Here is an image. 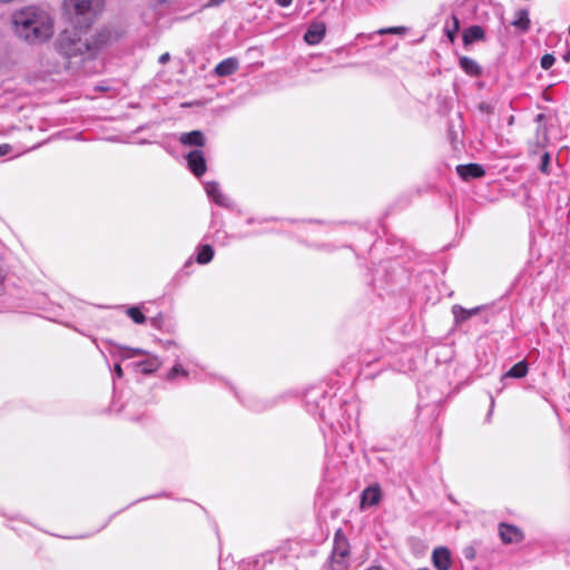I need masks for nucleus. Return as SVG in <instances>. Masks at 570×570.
<instances>
[{
	"label": "nucleus",
	"instance_id": "1",
	"mask_svg": "<svg viewBox=\"0 0 570 570\" xmlns=\"http://www.w3.org/2000/svg\"><path fill=\"white\" fill-rule=\"evenodd\" d=\"M111 40L112 35L107 29L88 33L83 29L73 27L60 32L55 47L66 60L68 69L79 70L86 61L95 59Z\"/></svg>",
	"mask_w": 570,
	"mask_h": 570
},
{
	"label": "nucleus",
	"instance_id": "2",
	"mask_svg": "<svg viewBox=\"0 0 570 570\" xmlns=\"http://www.w3.org/2000/svg\"><path fill=\"white\" fill-rule=\"evenodd\" d=\"M11 23L16 37L30 46H41L50 41L55 33L51 13L35 4L16 10Z\"/></svg>",
	"mask_w": 570,
	"mask_h": 570
},
{
	"label": "nucleus",
	"instance_id": "3",
	"mask_svg": "<svg viewBox=\"0 0 570 570\" xmlns=\"http://www.w3.org/2000/svg\"><path fill=\"white\" fill-rule=\"evenodd\" d=\"M65 12L79 26H89L102 11L104 0H63Z\"/></svg>",
	"mask_w": 570,
	"mask_h": 570
},
{
	"label": "nucleus",
	"instance_id": "4",
	"mask_svg": "<svg viewBox=\"0 0 570 570\" xmlns=\"http://www.w3.org/2000/svg\"><path fill=\"white\" fill-rule=\"evenodd\" d=\"M186 160H187V166H188L189 170L196 177H200L206 173L207 166H206L204 153L202 150H199V149L191 150L190 153L187 154Z\"/></svg>",
	"mask_w": 570,
	"mask_h": 570
},
{
	"label": "nucleus",
	"instance_id": "5",
	"mask_svg": "<svg viewBox=\"0 0 570 570\" xmlns=\"http://www.w3.org/2000/svg\"><path fill=\"white\" fill-rule=\"evenodd\" d=\"M499 534H500L501 540L507 544L518 543L523 540L522 531L512 524L500 523Z\"/></svg>",
	"mask_w": 570,
	"mask_h": 570
},
{
	"label": "nucleus",
	"instance_id": "6",
	"mask_svg": "<svg viewBox=\"0 0 570 570\" xmlns=\"http://www.w3.org/2000/svg\"><path fill=\"white\" fill-rule=\"evenodd\" d=\"M381 498H382V493H381V489L377 484L366 488L362 492L361 509H366L368 507L379 504V502L381 501Z\"/></svg>",
	"mask_w": 570,
	"mask_h": 570
},
{
	"label": "nucleus",
	"instance_id": "7",
	"mask_svg": "<svg viewBox=\"0 0 570 570\" xmlns=\"http://www.w3.org/2000/svg\"><path fill=\"white\" fill-rule=\"evenodd\" d=\"M432 561L438 570H450L451 554L448 548L439 547L432 553Z\"/></svg>",
	"mask_w": 570,
	"mask_h": 570
},
{
	"label": "nucleus",
	"instance_id": "8",
	"mask_svg": "<svg viewBox=\"0 0 570 570\" xmlns=\"http://www.w3.org/2000/svg\"><path fill=\"white\" fill-rule=\"evenodd\" d=\"M325 32L326 26L324 22H313L308 27L304 39L308 45H318L323 40Z\"/></svg>",
	"mask_w": 570,
	"mask_h": 570
},
{
	"label": "nucleus",
	"instance_id": "9",
	"mask_svg": "<svg viewBox=\"0 0 570 570\" xmlns=\"http://www.w3.org/2000/svg\"><path fill=\"white\" fill-rule=\"evenodd\" d=\"M205 190L207 196L212 198L218 206L227 207L229 205L228 198L223 194L217 181H206Z\"/></svg>",
	"mask_w": 570,
	"mask_h": 570
},
{
	"label": "nucleus",
	"instance_id": "10",
	"mask_svg": "<svg viewBox=\"0 0 570 570\" xmlns=\"http://www.w3.org/2000/svg\"><path fill=\"white\" fill-rule=\"evenodd\" d=\"M456 173L464 180L480 178L485 174L483 167L479 164L459 165L456 166Z\"/></svg>",
	"mask_w": 570,
	"mask_h": 570
},
{
	"label": "nucleus",
	"instance_id": "11",
	"mask_svg": "<svg viewBox=\"0 0 570 570\" xmlns=\"http://www.w3.org/2000/svg\"><path fill=\"white\" fill-rule=\"evenodd\" d=\"M332 553L336 557H350V542L342 530L335 532Z\"/></svg>",
	"mask_w": 570,
	"mask_h": 570
},
{
	"label": "nucleus",
	"instance_id": "12",
	"mask_svg": "<svg viewBox=\"0 0 570 570\" xmlns=\"http://www.w3.org/2000/svg\"><path fill=\"white\" fill-rule=\"evenodd\" d=\"M179 142L184 146L203 147L206 144V137L200 130L184 132L179 136Z\"/></svg>",
	"mask_w": 570,
	"mask_h": 570
},
{
	"label": "nucleus",
	"instance_id": "13",
	"mask_svg": "<svg viewBox=\"0 0 570 570\" xmlns=\"http://www.w3.org/2000/svg\"><path fill=\"white\" fill-rule=\"evenodd\" d=\"M484 308H485V306H483V305L476 306V307H473L470 309L464 308L461 305H453L452 314H453L456 323H463V322L468 321L469 318H471L472 316L479 314Z\"/></svg>",
	"mask_w": 570,
	"mask_h": 570
},
{
	"label": "nucleus",
	"instance_id": "14",
	"mask_svg": "<svg viewBox=\"0 0 570 570\" xmlns=\"http://www.w3.org/2000/svg\"><path fill=\"white\" fill-rule=\"evenodd\" d=\"M238 69V61L235 58H227L220 61L216 68L215 73L219 77L230 76Z\"/></svg>",
	"mask_w": 570,
	"mask_h": 570
},
{
	"label": "nucleus",
	"instance_id": "15",
	"mask_svg": "<svg viewBox=\"0 0 570 570\" xmlns=\"http://www.w3.org/2000/svg\"><path fill=\"white\" fill-rule=\"evenodd\" d=\"M484 38V30L480 26H472L464 30L463 42L465 46Z\"/></svg>",
	"mask_w": 570,
	"mask_h": 570
},
{
	"label": "nucleus",
	"instance_id": "16",
	"mask_svg": "<svg viewBox=\"0 0 570 570\" xmlns=\"http://www.w3.org/2000/svg\"><path fill=\"white\" fill-rule=\"evenodd\" d=\"M511 24L521 31H528L530 28V19L527 10L521 9L515 12L514 19L511 21Z\"/></svg>",
	"mask_w": 570,
	"mask_h": 570
},
{
	"label": "nucleus",
	"instance_id": "17",
	"mask_svg": "<svg viewBox=\"0 0 570 570\" xmlns=\"http://www.w3.org/2000/svg\"><path fill=\"white\" fill-rule=\"evenodd\" d=\"M161 363L157 356H150L149 358L138 362L136 366L145 374L156 372L160 367Z\"/></svg>",
	"mask_w": 570,
	"mask_h": 570
},
{
	"label": "nucleus",
	"instance_id": "18",
	"mask_svg": "<svg viewBox=\"0 0 570 570\" xmlns=\"http://www.w3.org/2000/svg\"><path fill=\"white\" fill-rule=\"evenodd\" d=\"M460 67L470 76H479L481 73V67L469 57L460 58Z\"/></svg>",
	"mask_w": 570,
	"mask_h": 570
},
{
	"label": "nucleus",
	"instance_id": "19",
	"mask_svg": "<svg viewBox=\"0 0 570 570\" xmlns=\"http://www.w3.org/2000/svg\"><path fill=\"white\" fill-rule=\"evenodd\" d=\"M528 373V364L521 361L514 364L505 374L504 377L522 379Z\"/></svg>",
	"mask_w": 570,
	"mask_h": 570
},
{
	"label": "nucleus",
	"instance_id": "20",
	"mask_svg": "<svg viewBox=\"0 0 570 570\" xmlns=\"http://www.w3.org/2000/svg\"><path fill=\"white\" fill-rule=\"evenodd\" d=\"M214 257V249L210 245H204L200 247L197 254V263L207 264Z\"/></svg>",
	"mask_w": 570,
	"mask_h": 570
},
{
	"label": "nucleus",
	"instance_id": "21",
	"mask_svg": "<svg viewBox=\"0 0 570 570\" xmlns=\"http://www.w3.org/2000/svg\"><path fill=\"white\" fill-rule=\"evenodd\" d=\"M348 566L347 557H336L333 553L331 554V570H347Z\"/></svg>",
	"mask_w": 570,
	"mask_h": 570
},
{
	"label": "nucleus",
	"instance_id": "22",
	"mask_svg": "<svg viewBox=\"0 0 570 570\" xmlns=\"http://www.w3.org/2000/svg\"><path fill=\"white\" fill-rule=\"evenodd\" d=\"M126 314L134 321L136 324H142L146 321L145 315L141 313V311L136 307L131 306L126 311Z\"/></svg>",
	"mask_w": 570,
	"mask_h": 570
},
{
	"label": "nucleus",
	"instance_id": "23",
	"mask_svg": "<svg viewBox=\"0 0 570 570\" xmlns=\"http://www.w3.org/2000/svg\"><path fill=\"white\" fill-rule=\"evenodd\" d=\"M119 350L122 352L121 356L125 358H130L138 355H148L149 353L142 348H130L125 346H119Z\"/></svg>",
	"mask_w": 570,
	"mask_h": 570
},
{
	"label": "nucleus",
	"instance_id": "24",
	"mask_svg": "<svg viewBox=\"0 0 570 570\" xmlns=\"http://www.w3.org/2000/svg\"><path fill=\"white\" fill-rule=\"evenodd\" d=\"M551 157L548 151L543 153L540 157L539 170L544 175H550Z\"/></svg>",
	"mask_w": 570,
	"mask_h": 570
},
{
	"label": "nucleus",
	"instance_id": "25",
	"mask_svg": "<svg viewBox=\"0 0 570 570\" xmlns=\"http://www.w3.org/2000/svg\"><path fill=\"white\" fill-rule=\"evenodd\" d=\"M404 27H391V28H383L377 31L379 35H403L405 32Z\"/></svg>",
	"mask_w": 570,
	"mask_h": 570
},
{
	"label": "nucleus",
	"instance_id": "26",
	"mask_svg": "<svg viewBox=\"0 0 570 570\" xmlns=\"http://www.w3.org/2000/svg\"><path fill=\"white\" fill-rule=\"evenodd\" d=\"M177 375L187 376L188 372L184 370L179 364H176L168 373V380H175Z\"/></svg>",
	"mask_w": 570,
	"mask_h": 570
},
{
	"label": "nucleus",
	"instance_id": "27",
	"mask_svg": "<svg viewBox=\"0 0 570 570\" xmlns=\"http://www.w3.org/2000/svg\"><path fill=\"white\" fill-rule=\"evenodd\" d=\"M556 62L554 56L547 53L541 58L540 65L544 70L550 69Z\"/></svg>",
	"mask_w": 570,
	"mask_h": 570
},
{
	"label": "nucleus",
	"instance_id": "28",
	"mask_svg": "<svg viewBox=\"0 0 570 570\" xmlns=\"http://www.w3.org/2000/svg\"><path fill=\"white\" fill-rule=\"evenodd\" d=\"M547 141V129L544 127H539L537 131V144L543 146Z\"/></svg>",
	"mask_w": 570,
	"mask_h": 570
},
{
	"label": "nucleus",
	"instance_id": "29",
	"mask_svg": "<svg viewBox=\"0 0 570 570\" xmlns=\"http://www.w3.org/2000/svg\"><path fill=\"white\" fill-rule=\"evenodd\" d=\"M452 21H453V28L448 30V36L451 39V41H453L454 36L458 32L459 27H460L459 19L455 16H452Z\"/></svg>",
	"mask_w": 570,
	"mask_h": 570
},
{
	"label": "nucleus",
	"instance_id": "30",
	"mask_svg": "<svg viewBox=\"0 0 570 570\" xmlns=\"http://www.w3.org/2000/svg\"><path fill=\"white\" fill-rule=\"evenodd\" d=\"M11 146L8 144L0 145V156H6L10 153Z\"/></svg>",
	"mask_w": 570,
	"mask_h": 570
},
{
	"label": "nucleus",
	"instance_id": "31",
	"mask_svg": "<svg viewBox=\"0 0 570 570\" xmlns=\"http://www.w3.org/2000/svg\"><path fill=\"white\" fill-rule=\"evenodd\" d=\"M170 60V55L168 52H165L163 55H160L158 61L161 63V65H165L166 62H168Z\"/></svg>",
	"mask_w": 570,
	"mask_h": 570
},
{
	"label": "nucleus",
	"instance_id": "32",
	"mask_svg": "<svg viewBox=\"0 0 570 570\" xmlns=\"http://www.w3.org/2000/svg\"><path fill=\"white\" fill-rule=\"evenodd\" d=\"M4 278H6V274L0 268V294L3 292V288H4Z\"/></svg>",
	"mask_w": 570,
	"mask_h": 570
},
{
	"label": "nucleus",
	"instance_id": "33",
	"mask_svg": "<svg viewBox=\"0 0 570 570\" xmlns=\"http://www.w3.org/2000/svg\"><path fill=\"white\" fill-rule=\"evenodd\" d=\"M292 2L293 0H276V3L282 8L289 7Z\"/></svg>",
	"mask_w": 570,
	"mask_h": 570
},
{
	"label": "nucleus",
	"instance_id": "34",
	"mask_svg": "<svg viewBox=\"0 0 570 570\" xmlns=\"http://www.w3.org/2000/svg\"><path fill=\"white\" fill-rule=\"evenodd\" d=\"M114 371H115V374L117 375V377H122L124 375V372H122V368L119 364H116L115 367H114Z\"/></svg>",
	"mask_w": 570,
	"mask_h": 570
},
{
	"label": "nucleus",
	"instance_id": "35",
	"mask_svg": "<svg viewBox=\"0 0 570 570\" xmlns=\"http://www.w3.org/2000/svg\"><path fill=\"white\" fill-rule=\"evenodd\" d=\"M465 557L469 558V559H472L474 557V553H473L472 549H468L465 551Z\"/></svg>",
	"mask_w": 570,
	"mask_h": 570
},
{
	"label": "nucleus",
	"instance_id": "36",
	"mask_svg": "<svg viewBox=\"0 0 570 570\" xmlns=\"http://www.w3.org/2000/svg\"><path fill=\"white\" fill-rule=\"evenodd\" d=\"M367 570H385V569H383V568H382V567H380V566H372V567H370Z\"/></svg>",
	"mask_w": 570,
	"mask_h": 570
},
{
	"label": "nucleus",
	"instance_id": "37",
	"mask_svg": "<svg viewBox=\"0 0 570 570\" xmlns=\"http://www.w3.org/2000/svg\"><path fill=\"white\" fill-rule=\"evenodd\" d=\"M173 344H174V342H171V341H168V342L166 343V345H167V346H171Z\"/></svg>",
	"mask_w": 570,
	"mask_h": 570
},
{
	"label": "nucleus",
	"instance_id": "38",
	"mask_svg": "<svg viewBox=\"0 0 570 570\" xmlns=\"http://www.w3.org/2000/svg\"><path fill=\"white\" fill-rule=\"evenodd\" d=\"M419 570H429V569H428V568H421V569H419Z\"/></svg>",
	"mask_w": 570,
	"mask_h": 570
},
{
	"label": "nucleus",
	"instance_id": "39",
	"mask_svg": "<svg viewBox=\"0 0 570 570\" xmlns=\"http://www.w3.org/2000/svg\"><path fill=\"white\" fill-rule=\"evenodd\" d=\"M569 36H570V24H569Z\"/></svg>",
	"mask_w": 570,
	"mask_h": 570
}]
</instances>
